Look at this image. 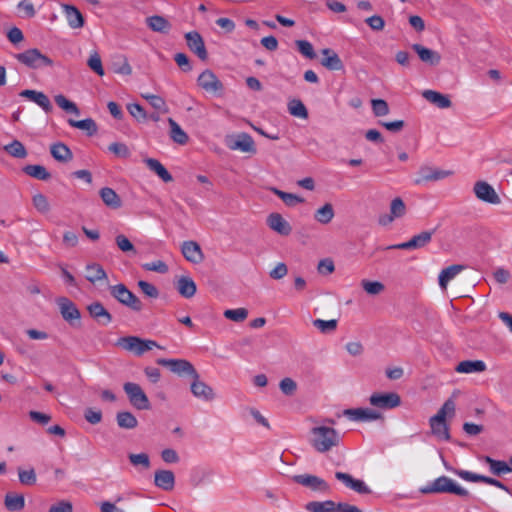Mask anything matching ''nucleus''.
<instances>
[{"label":"nucleus","instance_id":"f257e3e1","mask_svg":"<svg viewBox=\"0 0 512 512\" xmlns=\"http://www.w3.org/2000/svg\"><path fill=\"white\" fill-rule=\"evenodd\" d=\"M458 393L459 391H454L452 397L447 399L438 412L429 419L431 434L439 440L449 441L451 439L450 428L446 422V416H454L456 406L453 397Z\"/></svg>","mask_w":512,"mask_h":512},{"label":"nucleus","instance_id":"f03ea898","mask_svg":"<svg viewBox=\"0 0 512 512\" xmlns=\"http://www.w3.org/2000/svg\"><path fill=\"white\" fill-rule=\"evenodd\" d=\"M310 443L312 447L320 453L330 451L332 448L339 446L340 435L337 430L328 426L313 427L310 431Z\"/></svg>","mask_w":512,"mask_h":512},{"label":"nucleus","instance_id":"7ed1b4c3","mask_svg":"<svg viewBox=\"0 0 512 512\" xmlns=\"http://www.w3.org/2000/svg\"><path fill=\"white\" fill-rule=\"evenodd\" d=\"M422 494L451 493L461 497H468L469 491L456 484L447 476H440L419 489Z\"/></svg>","mask_w":512,"mask_h":512},{"label":"nucleus","instance_id":"20e7f679","mask_svg":"<svg viewBox=\"0 0 512 512\" xmlns=\"http://www.w3.org/2000/svg\"><path fill=\"white\" fill-rule=\"evenodd\" d=\"M111 296L120 304L128 307L132 311L140 312L143 310L142 301L131 292L124 284H116L109 287Z\"/></svg>","mask_w":512,"mask_h":512},{"label":"nucleus","instance_id":"39448f33","mask_svg":"<svg viewBox=\"0 0 512 512\" xmlns=\"http://www.w3.org/2000/svg\"><path fill=\"white\" fill-rule=\"evenodd\" d=\"M117 345L129 352L134 353L136 356H141L145 352L150 351L155 347L160 348L156 341L142 339L138 336L121 337L118 339Z\"/></svg>","mask_w":512,"mask_h":512},{"label":"nucleus","instance_id":"423d86ee","mask_svg":"<svg viewBox=\"0 0 512 512\" xmlns=\"http://www.w3.org/2000/svg\"><path fill=\"white\" fill-rule=\"evenodd\" d=\"M123 390L127 395L129 403L135 409L149 410L151 408L150 401L139 384L134 382H126L123 385Z\"/></svg>","mask_w":512,"mask_h":512},{"label":"nucleus","instance_id":"0eeeda50","mask_svg":"<svg viewBox=\"0 0 512 512\" xmlns=\"http://www.w3.org/2000/svg\"><path fill=\"white\" fill-rule=\"evenodd\" d=\"M14 57L20 63L32 69L53 65L52 59L42 54L37 48L28 49L22 53L15 54Z\"/></svg>","mask_w":512,"mask_h":512},{"label":"nucleus","instance_id":"6e6552de","mask_svg":"<svg viewBox=\"0 0 512 512\" xmlns=\"http://www.w3.org/2000/svg\"><path fill=\"white\" fill-rule=\"evenodd\" d=\"M451 470L453 471L454 474H456L457 476H459L461 479H463L465 481L473 482V483H484V484L491 485V486L497 487L499 489H502V490L506 491L507 493L511 494V490L509 489V487L506 486L503 482H501L500 480H498L496 478L473 473V472H470L467 470H462V469H451Z\"/></svg>","mask_w":512,"mask_h":512},{"label":"nucleus","instance_id":"1a4fd4ad","mask_svg":"<svg viewBox=\"0 0 512 512\" xmlns=\"http://www.w3.org/2000/svg\"><path fill=\"white\" fill-rule=\"evenodd\" d=\"M434 234V230L431 231H422L421 233L414 235L409 241L394 244L385 247V250H392V249H400V250H410V249H420L425 246H427L432 239V236Z\"/></svg>","mask_w":512,"mask_h":512},{"label":"nucleus","instance_id":"9d476101","mask_svg":"<svg viewBox=\"0 0 512 512\" xmlns=\"http://www.w3.org/2000/svg\"><path fill=\"white\" fill-rule=\"evenodd\" d=\"M473 192L477 199L492 205L501 203L500 196L497 194L492 185L486 181H477L473 186Z\"/></svg>","mask_w":512,"mask_h":512},{"label":"nucleus","instance_id":"9b49d317","mask_svg":"<svg viewBox=\"0 0 512 512\" xmlns=\"http://www.w3.org/2000/svg\"><path fill=\"white\" fill-rule=\"evenodd\" d=\"M157 364L165 367H169L173 373L180 376L188 375L190 377L196 376V369L194 366L185 359H164L160 358L157 360Z\"/></svg>","mask_w":512,"mask_h":512},{"label":"nucleus","instance_id":"f8f14e48","mask_svg":"<svg viewBox=\"0 0 512 512\" xmlns=\"http://www.w3.org/2000/svg\"><path fill=\"white\" fill-rule=\"evenodd\" d=\"M293 481L313 491L328 493L330 485L322 478L311 474H299L293 476Z\"/></svg>","mask_w":512,"mask_h":512},{"label":"nucleus","instance_id":"ddd939ff","mask_svg":"<svg viewBox=\"0 0 512 512\" xmlns=\"http://www.w3.org/2000/svg\"><path fill=\"white\" fill-rule=\"evenodd\" d=\"M369 403L381 409H393L401 404L400 396L395 392L373 393L369 398Z\"/></svg>","mask_w":512,"mask_h":512},{"label":"nucleus","instance_id":"4468645a","mask_svg":"<svg viewBox=\"0 0 512 512\" xmlns=\"http://www.w3.org/2000/svg\"><path fill=\"white\" fill-rule=\"evenodd\" d=\"M197 82L198 85L206 92L214 94L221 93L224 88L222 82L218 79L216 74L210 69H206L205 71H203L199 75Z\"/></svg>","mask_w":512,"mask_h":512},{"label":"nucleus","instance_id":"2eb2a0df","mask_svg":"<svg viewBox=\"0 0 512 512\" xmlns=\"http://www.w3.org/2000/svg\"><path fill=\"white\" fill-rule=\"evenodd\" d=\"M193 379L190 390L194 397L201 399L206 402H210L215 399V393L211 386L200 380L198 372L196 376L191 377Z\"/></svg>","mask_w":512,"mask_h":512},{"label":"nucleus","instance_id":"dca6fc26","mask_svg":"<svg viewBox=\"0 0 512 512\" xmlns=\"http://www.w3.org/2000/svg\"><path fill=\"white\" fill-rule=\"evenodd\" d=\"M185 39L188 48L202 61L208 59V53L205 47L204 40L200 33L197 31H190L185 34Z\"/></svg>","mask_w":512,"mask_h":512},{"label":"nucleus","instance_id":"f3484780","mask_svg":"<svg viewBox=\"0 0 512 512\" xmlns=\"http://www.w3.org/2000/svg\"><path fill=\"white\" fill-rule=\"evenodd\" d=\"M343 414L348 417L352 421H374V420H382L384 421L383 415L373 409L370 408H351L344 410Z\"/></svg>","mask_w":512,"mask_h":512},{"label":"nucleus","instance_id":"a211bd4d","mask_svg":"<svg viewBox=\"0 0 512 512\" xmlns=\"http://www.w3.org/2000/svg\"><path fill=\"white\" fill-rule=\"evenodd\" d=\"M57 304L59 306L61 316L65 321L73 325L74 321L80 320V311L70 299L60 297L57 299Z\"/></svg>","mask_w":512,"mask_h":512},{"label":"nucleus","instance_id":"6ab92c4d","mask_svg":"<svg viewBox=\"0 0 512 512\" xmlns=\"http://www.w3.org/2000/svg\"><path fill=\"white\" fill-rule=\"evenodd\" d=\"M87 310L89 312V315L95 321H97L98 324L102 326H107L112 322L113 317L111 313L99 301L93 302L90 305H88Z\"/></svg>","mask_w":512,"mask_h":512},{"label":"nucleus","instance_id":"aec40b11","mask_svg":"<svg viewBox=\"0 0 512 512\" xmlns=\"http://www.w3.org/2000/svg\"><path fill=\"white\" fill-rule=\"evenodd\" d=\"M267 225L281 236H288L292 232V226L279 213H271L267 217Z\"/></svg>","mask_w":512,"mask_h":512},{"label":"nucleus","instance_id":"412c9836","mask_svg":"<svg viewBox=\"0 0 512 512\" xmlns=\"http://www.w3.org/2000/svg\"><path fill=\"white\" fill-rule=\"evenodd\" d=\"M479 460L488 465L489 471L494 476L501 477L512 472L511 465L506 461L497 460L487 455L479 457Z\"/></svg>","mask_w":512,"mask_h":512},{"label":"nucleus","instance_id":"4be33fe9","mask_svg":"<svg viewBox=\"0 0 512 512\" xmlns=\"http://www.w3.org/2000/svg\"><path fill=\"white\" fill-rule=\"evenodd\" d=\"M450 174V171L432 168L430 166H422L419 169L420 177L415 180V183L421 184L423 182L438 181L448 177Z\"/></svg>","mask_w":512,"mask_h":512},{"label":"nucleus","instance_id":"5701e85b","mask_svg":"<svg viewBox=\"0 0 512 512\" xmlns=\"http://www.w3.org/2000/svg\"><path fill=\"white\" fill-rule=\"evenodd\" d=\"M184 258L194 264H199L204 260V254L199 244L195 241H185L181 248Z\"/></svg>","mask_w":512,"mask_h":512},{"label":"nucleus","instance_id":"b1692460","mask_svg":"<svg viewBox=\"0 0 512 512\" xmlns=\"http://www.w3.org/2000/svg\"><path fill=\"white\" fill-rule=\"evenodd\" d=\"M21 97L27 98L40 106L46 113H50L53 106L46 94L41 91L26 89L19 93Z\"/></svg>","mask_w":512,"mask_h":512},{"label":"nucleus","instance_id":"393cba45","mask_svg":"<svg viewBox=\"0 0 512 512\" xmlns=\"http://www.w3.org/2000/svg\"><path fill=\"white\" fill-rule=\"evenodd\" d=\"M412 49L417 53L420 60L431 66H436L441 61V55L432 49L426 48L421 44H413Z\"/></svg>","mask_w":512,"mask_h":512},{"label":"nucleus","instance_id":"a878e982","mask_svg":"<svg viewBox=\"0 0 512 512\" xmlns=\"http://www.w3.org/2000/svg\"><path fill=\"white\" fill-rule=\"evenodd\" d=\"M154 484L156 487L171 491L175 486V476L171 470H157L154 475Z\"/></svg>","mask_w":512,"mask_h":512},{"label":"nucleus","instance_id":"bb28decb","mask_svg":"<svg viewBox=\"0 0 512 512\" xmlns=\"http://www.w3.org/2000/svg\"><path fill=\"white\" fill-rule=\"evenodd\" d=\"M323 58L321 65L332 71H339L344 69V64L338 54L332 49L325 48L321 51Z\"/></svg>","mask_w":512,"mask_h":512},{"label":"nucleus","instance_id":"cd10ccee","mask_svg":"<svg viewBox=\"0 0 512 512\" xmlns=\"http://www.w3.org/2000/svg\"><path fill=\"white\" fill-rule=\"evenodd\" d=\"M62 8L65 13L68 25L72 29H78L84 26V17L78 8L69 4H63Z\"/></svg>","mask_w":512,"mask_h":512},{"label":"nucleus","instance_id":"c85d7f7f","mask_svg":"<svg viewBox=\"0 0 512 512\" xmlns=\"http://www.w3.org/2000/svg\"><path fill=\"white\" fill-rule=\"evenodd\" d=\"M422 96L428 102L434 104L440 109H446L451 107L452 102L448 95L442 94L434 90H424Z\"/></svg>","mask_w":512,"mask_h":512},{"label":"nucleus","instance_id":"c756f323","mask_svg":"<svg viewBox=\"0 0 512 512\" xmlns=\"http://www.w3.org/2000/svg\"><path fill=\"white\" fill-rule=\"evenodd\" d=\"M233 150H240L247 153H256L253 138L247 133H241L237 136L233 144L230 145Z\"/></svg>","mask_w":512,"mask_h":512},{"label":"nucleus","instance_id":"7c9ffc66","mask_svg":"<svg viewBox=\"0 0 512 512\" xmlns=\"http://www.w3.org/2000/svg\"><path fill=\"white\" fill-rule=\"evenodd\" d=\"M50 153L56 161L61 163H67L73 159L72 151L62 142L52 144L50 147Z\"/></svg>","mask_w":512,"mask_h":512},{"label":"nucleus","instance_id":"2f4dec72","mask_svg":"<svg viewBox=\"0 0 512 512\" xmlns=\"http://www.w3.org/2000/svg\"><path fill=\"white\" fill-rule=\"evenodd\" d=\"M99 195L103 203L111 209H119L122 206V200L120 196L112 188H101Z\"/></svg>","mask_w":512,"mask_h":512},{"label":"nucleus","instance_id":"473e14b6","mask_svg":"<svg viewBox=\"0 0 512 512\" xmlns=\"http://www.w3.org/2000/svg\"><path fill=\"white\" fill-rule=\"evenodd\" d=\"M144 163L149 168V170L154 172L162 181L168 183L173 180L172 175L157 159L145 158Z\"/></svg>","mask_w":512,"mask_h":512},{"label":"nucleus","instance_id":"72a5a7b5","mask_svg":"<svg viewBox=\"0 0 512 512\" xmlns=\"http://www.w3.org/2000/svg\"><path fill=\"white\" fill-rule=\"evenodd\" d=\"M147 26L154 32L167 34L171 29V23L163 16L154 15L146 19Z\"/></svg>","mask_w":512,"mask_h":512},{"label":"nucleus","instance_id":"f704fd0d","mask_svg":"<svg viewBox=\"0 0 512 512\" xmlns=\"http://www.w3.org/2000/svg\"><path fill=\"white\" fill-rule=\"evenodd\" d=\"M462 270H464V266L459 264H454L443 269L438 278L441 289L446 290L449 281L455 278Z\"/></svg>","mask_w":512,"mask_h":512},{"label":"nucleus","instance_id":"c9c22d12","mask_svg":"<svg viewBox=\"0 0 512 512\" xmlns=\"http://www.w3.org/2000/svg\"><path fill=\"white\" fill-rule=\"evenodd\" d=\"M458 373H477L486 370V364L482 360L461 361L455 368Z\"/></svg>","mask_w":512,"mask_h":512},{"label":"nucleus","instance_id":"e433bc0d","mask_svg":"<svg viewBox=\"0 0 512 512\" xmlns=\"http://www.w3.org/2000/svg\"><path fill=\"white\" fill-rule=\"evenodd\" d=\"M176 288L179 294L185 298H191L196 293V284L192 280V278L187 276H182L177 282Z\"/></svg>","mask_w":512,"mask_h":512},{"label":"nucleus","instance_id":"4c0bfd02","mask_svg":"<svg viewBox=\"0 0 512 512\" xmlns=\"http://www.w3.org/2000/svg\"><path fill=\"white\" fill-rule=\"evenodd\" d=\"M116 422L121 429L131 430L138 426L137 418L129 411H119L116 414Z\"/></svg>","mask_w":512,"mask_h":512},{"label":"nucleus","instance_id":"58836bf2","mask_svg":"<svg viewBox=\"0 0 512 512\" xmlns=\"http://www.w3.org/2000/svg\"><path fill=\"white\" fill-rule=\"evenodd\" d=\"M86 279L91 283L107 280V273L100 264L91 263L86 266Z\"/></svg>","mask_w":512,"mask_h":512},{"label":"nucleus","instance_id":"ea45409f","mask_svg":"<svg viewBox=\"0 0 512 512\" xmlns=\"http://www.w3.org/2000/svg\"><path fill=\"white\" fill-rule=\"evenodd\" d=\"M335 212L331 203H325L322 207L317 209L314 213V219L320 224H329L334 218Z\"/></svg>","mask_w":512,"mask_h":512},{"label":"nucleus","instance_id":"a19ab883","mask_svg":"<svg viewBox=\"0 0 512 512\" xmlns=\"http://www.w3.org/2000/svg\"><path fill=\"white\" fill-rule=\"evenodd\" d=\"M168 123L171 129L170 137L172 140L180 145L186 144L189 140L187 133L172 118H168Z\"/></svg>","mask_w":512,"mask_h":512},{"label":"nucleus","instance_id":"79ce46f5","mask_svg":"<svg viewBox=\"0 0 512 512\" xmlns=\"http://www.w3.org/2000/svg\"><path fill=\"white\" fill-rule=\"evenodd\" d=\"M68 124L71 127L78 128L87 132L88 136H93L97 133L98 127L96 122L92 118L83 120L68 119Z\"/></svg>","mask_w":512,"mask_h":512},{"label":"nucleus","instance_id":"37998d69","mask_svg":"<svg viewBox=\"0 0 512 512\" xmlns=\"http://www.w3.org/2000/svg\"><path fill=\"white\" fill-rule=\"evenodd\" d=\"M337 503L332 500L311 501L305 505V509L309 512H336Z\"/></svg>","mask_w":512,"mask_h":512},{"label":"nucleus","instance_id":"c03bdc74","mask_svg":"<svg viewBox=\"0 0 512 512\" xmlns=\"http://www.w3.org/2000/svg\"><path fill=\"white\" fill-rule=\"evenodd\" d=\"M24 173L38 180L47 181L51 178V174L42 165H27L23 168Z\"/></svg>","mask_w":512,"mask_h":512},{"label":"nucleus","instance_id":"a18cd8bd","mask_svg":"<svg viewBox=\"0 0 512 512\" xmlns=\"http://www.w3.org/2000/svg\"><path fill=\"white\" fill-rule=\"evenodd\" d=\"M287 108L289 113L297 118L307 119L309 114L306 106L299 99H292L288 102Z\"/></svg>","mask_w":512,"mask_h":512},{"label":"nucleus","instance_id":"49530a36","mask_svg":"<svg viewBox=\"0 0 512 512\" xmlns=\"http://www.w3.org/2000/svg\"><path fill=\"white\" fill-rule=\"evenodd\" d=\"M270 190L276 196H278L288 207H294L297 204L304 202V199L296 194L284 192L275 187H272Z\"/></svg>","mask_w":512,"mask_h":512},{"label":"nucleus","instance_id":"de8ad7c7","mask_svg":"<svg viewBox=\"0 0 512 512\" xmlns=\"http://www.w3.org/2000/svg\"><path fill=\"white\" fill-rule=\"evenodd\" d=\"M25 500L21 494L7 493L5 496V507L9 511H20L24 508Z\"/></svg>","mask_w":512,"mask_h":512},{"label":"nucleus","instance_id":"09e8293b","mask_svg":"<svg viewBox=\"0 0 512 512\" xmlns=\"http://www.w3.org/2000/svg\"><path fill=\"white\" fill-rule=\"evenodd\" d=\"M4 150L12 157L23 159L27 156L25 146L18 140H13L11 143L4 146Z\"/></svg>","mask_w":512,"mask_h":512},{"label":"nucleus","instance_id":"8fccbe9b","mask_svg":"<svg viewBox=\"0 0 512 512\" xmlns=\"http://www.w3.org/2000/svg\"><path fill=\"white\" fill-rule=\"evenodd\" d=\"M313 326L316 327L318 330H320L323 334H329L336 330L337 328V320L331 319V320H322V319H315L312 322Z\"/></svg>","mask_w":512,"mask_h":512},{"label":"nucleus","instance_id":"3c124183","mask_svg":"<svg viewBox=\"0 0 512 512\" xmlns=\"http://www.w3.org/2000/svg\"><path fill=\"white\" fill-rule=\"evenodd\" d=\"M54 100H55L56 104L60 108L65 110L66 112L73 113L76 115H78L80 113L77 105L74 102L68 100L64 95H62V94L56 95Z\"/></svg>","mask_w":512,"mask_h":512},{"label":"nucleus","instance_id":"603ef678","mask_svg":"<svg viewBox=\"0 0 512 512\" xmlns=\"http://www.w3.org/2000/svg\"><path fill=\"white\" fill-rule=\"evenodd\" d=\"M406 213V205L400 197H396L391 201L390 214L396 219L401 218Z\"/></svg>","mask_w":512,"mask_h":512},{"label":"nucleus","instance_id":"864d4df0","mask_svg":"<svg viewBox=\"0 0 512 512\" xmlns=\"http://www.w3.org/2000/svg\"><path fill=\"white\" fill-rule=\"evenodd\" d=\"M362 288L370 295H378L384 291L385 286L379 281L362 280Z\"/></svg>","mask_w":512,"mask_h":512},{"label":"nucleus","instance_id":"5fc2aeb1","mask_svg":"<svg viewBox=\"0 0 512 512\" xmlns=\"http://www.w3.org/2000/svg\"><path fill=\"white\" fill-rule=\"evenodd\" d=\"M224 316L231 321L242 322L247 318L248 310L245 308L228 309L224 311Z\"/></svg>","mask_w":512,"mask_h":512},{"label":"nucleus","instance_id":"6e6d98bb","mask_svg":"<svg viewBox=\"0 0 512 512\" xmlns=\"http://www.w3.org/2000/svg\"><path fill=\"white\" fill-rule=\"evenodd\" d=\"M137 285H138L139 289L141 290V292L145 296H147L149 298H153V299H156L159 297L160 293H159L158 288L155 285H153L145 280H139Z\"/></svg>","mask_w":512,"mask_h":512},{"label":"nucleus","instance_id":"4d7b16f0","mask_svg":"<svg viewBox=\"0 0 512 512\" xmlns=\"http://www.w3.org/2000/svg\"><path fill=\"white\" fill-rule=\"evenodd\" d=\"M295 44L298 48V51L308 59H314L316 57V53L314 51L313 45L307 40H296Z\"/></svg>","mask_w":512,"mask_h":512},{"label":"nucleus","instance_id":"13d9d810","mask_svg":"<svg viewBox=\"0 0 512 512\" xmlns=\"http://www.w3.org/2000/svg\"><path fill=\"white\" fill-rule=\"evenodd\" d=\"M372 111L376 117H381L389 114L388 103L383 99H372Z\"/></svg>","mask_w":512,"mask_h":512},{"label":"nucleus","instance_id":"bf43d9fd","mask_svg":"<svg viewBox=\"0 0 512 512\" xmlns=\"http://www.w3.org/2000/svg\"><path fill=\"white\" fill-rule=\"evenodd\" d=\"M142 97L149 101L150 105L154 109L162 111L163 113L168 111L166 103L162 97L153 94H143Z\"/></svg>","mask_w":512,"mask_h":512},{"label":"nucleus","instance_id":"052dcab7","mask_svg":"<svg viewBox=\"0 0 512 512\" xmlns=\"http://www.w3.org/2000/svg\"><path fill=\"white\" fill-rule=\"evenodd\" d=\"M129 461L133 466L141 465L143 468L148 469L150 467V458L146 453L129 454Z\"/></svg>","mask_w":512,"mask_h":512},{"label":"nucleus","instance_id":"680f3d73","mask_svg":"<svg viewBox=\"0 0 512 512\" xmlns=\"http://www.w3.org/2000/svg\"><path fill=\"white\" fill-rule=\"evenodd\" d=\"M89 68L93 70L96 74L99 76L104 75V69L102 66L101 57L97 52H94L90 55L88 62H87Z\"/></svg>","mask_w":512,"mask_h":512},{"label":"nucleus","instance_id":"e2e57ef3","mask_svg":"<svg viewBox=\"0 0 512 512\" xmlns=\"http://www.w3.org/2000/svg\"><path fill=\"white\" fill-rule=\"evenodd\" d=\"M33 205L40 213H47L50 210L48 199L45 195L38 193L33 196Z\"/></svg>","mask_w":512,"mask_h":512},{"label":"nucleus","instance_id":"0e129e2a","mask_svg":"<svg viewBox=\"0 0 512 512\" xmlns=\"http://www.w3.org/2000/svg\"><path fill=\"white\" fill-rule=\"evenodd\" d=\"M109 151L114 153L116 156L121 158H128L130 156V150L124 143L114 142L108 147Z\"/></svg>","mask_w":512,"mask_h":512},{"label":"nucleus","instance_id":"69168bd1","mask_svg":"<svg viewBox=\"0 0 512 512\" xmlns=\"http://www.w3.org/2000/svg\"><path fill=\"white\" fill-rule=\"evenodd\" d=\"M114 72L121 75H131L132 67L126 57H121L119 62L113 64Z\"/></svg>","mask_w":512,"mask_h":512},{"label":"nucleus","instance_id":"338daca9","mask_svg":"<svg viewBox=\"0 0 512 512\" xmlns=\"http://www.w3.org/2000/svg\"><path fill=\"white\" fill-rule=\"evenodd\" d=\"M279 387L282 393L288 396L293 395L297 390L296 382L289 377L282 379L280 381Z\"/></svg>","mask_w":512,"mask_h":512},{"label":"nucleus","instance_id":"774afa93","mask_svg":"<svg viewBox=\"0 0 512 512\" xmlns=\"http://www.w3.org/2000/svg\"><path fill=\"white\" fill-rule=\"evenodd\" d=\"M48 512H73V505L70 501L61 500L52 505Z\"/></svg>","mask_w":512,"mask_h":512}]
</instances>
